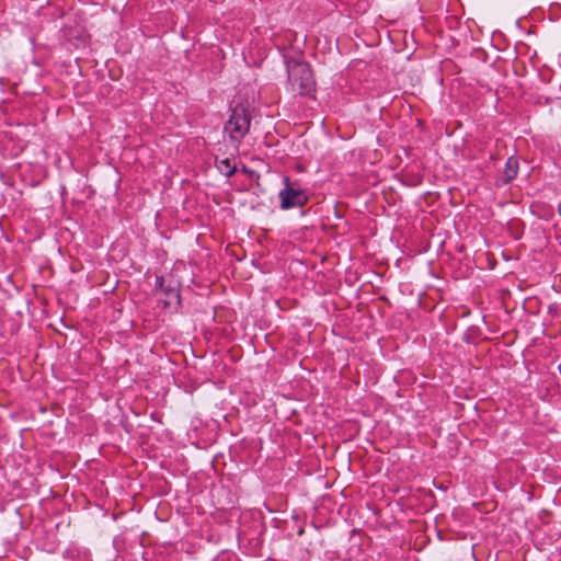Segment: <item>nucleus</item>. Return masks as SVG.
Instances as JSON below:
<instances>
[{
    "label": "nucleus",
    "instance_id": "f257e3e1",
    "mask_svg": "<svg viewBox=\"0 0 561 561\" xmlns=\"http://www.w3.org/2000/svg\"><path fill=\"white\" fill-rule=\"evenodd\" d=\"M288 90L293 94L309 95L316 89V81L308 64L293 60L287 62Z\"/></svg>",
    "mask_w": 561,
    "mask_h": 561
},
{
    "label": "nucleus",
    "instance_id": "f03ea898",
    "mask_svg": "<svg viewBox=\"0 0 561 561\" xmlns=\"http://www.w3.org/2000/svg\"><path fill=\"white\" fill-rule=\"evenodd\" d=\"M250 119V115L243 105H238L232 110L224 131L234 145H238L248 134Z\"/></svg>",
    "mask_w": 561,
    "mask_h": 561
},
{
    "label": "nucleus",
    "instance_id": "7ed1b4c3",
    "mask_svg": "<svg viewBox=\"0 0 561 561\" xmlns=\"http://www.w3.org/2000/svg\"><path fill=\"white\" fill-rule=\"evenodd\" d=\"M280 206L283 209H288L296 206H301L306 203L307 196L302 190L296 184L285 179V187L279 192Z\"/></svg>",
    "mask_w": 561,
    "mask_h": 561
},
{
    "label": "nucleus",
    "instance_id": "20e7f679",
    "mask_svg": "<svg viewBox=\"0 0 561 561\" xmlns=\"http://www.w3.org/2000/svg\"><path fill=\"white\" fill-rule=\"evenodd\" d=\"M518 172V161L516 158L511 157L506 161L505 170L503 172L504 182H511L516 178Z\"/></svg>",
    "mask_w": 561,
    "mask_h": 561
},
{
    "label": "nucleus",
    "instance_id": "39448f33",
    "mask_svg": "<svg viewBox=\"0 0 561 561\" xmlns=\"http://www.w3.org/2000/svg\"><path fill=\"white\" fill-rule=\"evenodd\" d=\"M218 169L221 173H224L227 176H230L234 173L236 168L234 165H231L229 159H222L218 162Z\"/></svg>",
    "mask_w": 561,
    "mask_h": 561
}]
</instances>
